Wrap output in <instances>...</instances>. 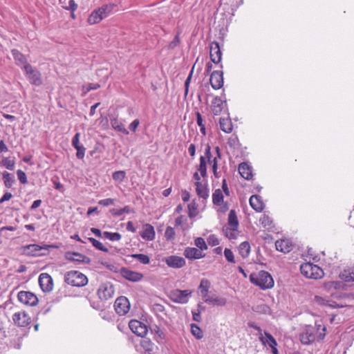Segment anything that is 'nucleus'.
Here are the masks:
<instances>
[{
    "label": "nucleus",
    "instance_id": "23",
    "mask_svg": "<svg viewBox=\"0 0 354 354\" xmlns=\"http://www.w3.org/2000/svg\"><path fill=\"white\" fill-rule=\"evenodd\" d=\"M140 235L146 241H153L156 236L154 227L149 223L144 225L143 230L140 232Z\"/></svg>",
    "mask_w": 354,
    "mask_h": 354
},
{
    "label": "nucleus",
    "instance_id": "42",
    "mask_svg": "<svg viewBox=\"0 0 354 354\" xmlns=\"http://www.w3.org/2000/svg\"><path fill=\"white\" fill-rule=\"evenodd\" d=\"M103 238L109 239L111 241H118L121 239L122 236L118 232H111L105 231L103 232Z\"/></svg>",
    "mask_w": 354,
    "mask_h": 354
},
{
    "label": "nucleus",
    "instance_id": "7",
    "mask_svg": "<svg viewBox=\"0 0 354 354\" xmlns=\"http://www.w3.org/2000/svg\"><path fill=\"white\" fill-rule=\"evenodd\" d=\"M50 248L57 247L54 245L44 244L42 246H41L37 244H30L24 247V252L27 256H43L45 255L46 254L39 253V252L42 250L48 251Z\"/></svg>",
    "mask_w": 354,
    "mask_h": 354
},
{
    "label": "nucleus",
    "instance_id": "20",
    "mask_svg": "<svg viewBox=\"0 0 354 354\" xmlns=\"http://www.w3.org/2000/svg\"><path fill=\"white\" fill-rule=\"evenodd\" d=\"M140 346L144 350L143 354H157L158 347L149 338H142Z\"/></svg>",
    "mask_w": 354,
    "mask_h": 354
},
{
    "label": "nucleus",
    "instance_id": "58",
    "mask_svg": "<svg viewBox=\"0 0 354 354\" xmlns=\"http://www.w3.org/2000/svg\"><path fill=\"white\" fill-rule=\"evenodd\" d=\"M62 7L65 10L75 12L77 8V4L75 3V0H69L68 6H62Z\"/></svg>",
    "mask_w": 354,
    "mask_h": 354
},
{
    "label": "nucleus",
    "instance_id": "8",
    "mask_svg": "<svg viewBox=\"0 0 354 354\" xmlns=\"http://www.w3.org/2000/svg\"><path fill=\"white\" fill-rule=\"evenodd\" d=\"M191 295L192 291L189 290L176 289L171 292L170 299L177 304H186L188 302Z\"/></svg>",
    "mask_w": 354,
    "mask_h": 354
},
{
    "label": "nucleus",
    "instance_id": "48",
    "mask_svg": "<svg viewBox=\"0 0 354 354\" xmlns=\"http://www.w3.org/2000/svg\"><path fill=\"white\" fill-rule=\"evenodd\" d=\"M2 165L9 170H13L15 168V162L10 158H4L1 161Z\"/></svg>",
    "mask_w": 354,
    "mask_h": 354
},
{
    "label": "nucleus",
    "instance_id": "63",
    "mask_svg": "<svg viewBox=\"0 0 354 354\" xmlns=\"http://www.w3.org/2000/svg\"><path fill=\"white\" fill-rule=\"evenodd\" d=\"M114 202H115V199L109 198H106V199H102V200L99 201L98 204L106 207V206H109V205H113Z\"/></svg>",
    "mask_w": 354,
    "mask_h": 354
},
{
    "label": "nucleus",
    "instance_id": "55",
    "mask_svg": "<svg viewBox=\"0 0 354 354\" xmlns=\"http://www.w3.org/2000/svg\"><path fill=\"white\" fill-rule=\"evenodd\" d=\"M17 176L18 178V180L21 184H26L28 183L27 177L24 171H23L21 169H18L17 171Z\"/></svg>",
    "mask_w": 354,
    "mask_h": 354
},
{
    "label": "nucleus",
    "instance_id": "53",
    "mask_svg": "<svg viewBox=\"0 0 354 354\" xmlns=\"http://www.w3.org/2000/svg\"><path fill=\"white\" fill-rule=\"evenodd\" d=\"M103 301H90V304L92 308L97 310H103L104 309V305Z\"/></svg>",
    "mask_w": 354,
    "mask_h": 354
},
{
    "label": "nucleus",
    "instance_id": "52",
    "mask_svg": "<svg viewBox=\"0 0 354 354\" xmlns=\"http://www.w3.org/2000/svg\"><path fill=\"white\" fill-rule=\"evenodd\" d=\"M224 255L226 260L232 263H235L234 257L232 251L229 248H225L224 250Z\"/></svg>",
    "mask_w": 354,
    "mask_h": 354
},
{
    "label": "nucleus",
    "instance_id": "13",
    "mask_svg": "<svg viewBox=\"0 0 354 354\" xmlns=\"http://www.w3.org/2000/svg\"><path fill=\"white\" fill-rule=\"evenodd\" d=\"M209 57L211 62L219 64L222 59V52L218 41H214L209 45Z\"/></svg>",
    "mask_w": 354,
    "mask_h": 354
},
{
    "label": "nucleus",
    "instance_id": "5",
    "mask_svg": "<svg viewBox=\"0 0 354 354\" xmlns=\"http://www.w3.org/2000/svg\"><path fill=\"white\" fill-rule=\"evenodd\" d=\"M111 10V7L108 5L103 6L97 10H93L88 18V23L91 25H93L100 22L108 16Z\"/></svg>",
    "mask_w": 354,
    "mask_h": 354
},
{
    "label": "nucleus",
    "instance_id": "29",
    "mask_svg": "<svg viewBox=\"0 0 354 354\" xmlns=\"http://www.w3.org/2000/svg\"><path fill=\"white\" fill-rule=\"evenodd\" d=\"M196 185V191L197 195L205 200H206L209 197V189L207 187V184H202L201 182H198L195 183Z\"/></svg>",
    "mask_w": 354,
    "mask_h": 354
},
{
    "label": "nucleus",
    "instance_id": "35",
    "mask_svg": "<svg viewBox=\"0 0 354 354\" xmlns=\"http://www.w3.org/2000/svg\"><path fill=\"white\" fill-rule=\"evenodd\" d=\"M111 124L112 127L124 135H128L129 133V131L124 127V125L120 122L118 119H113L111 120Z\"/></svg>",
    "mask_w": 354,
    "mask_h": 354
},
{
    "label": "nucleus",
    "instance_id": "38",
    "mask_svg": "<svg viewBox=\"0 0 354 354\" xmlns=\"http://www.w3.org/2000/svg\"><path fill=\"white\" fill-rule=\"evenodd\" d=\"M2 176L5 186L7 188H10L15 181V176L12 174H10L7 171H4L2 174Z\"/></svg>",
    "mask_w": 354,
    "mask_h": 354
},
{
    "label": "nucleus",
    "instance_id": "15",
    "mask_svg": "<svg viewBox=\"0 0 354 354\" xmlns=\"http://www.w3.org/2000/svg\"><path fill=\"white\" fill-rule=\"evenodd\" d=\"M210 84L212 87L218 90L223 86V72L220 70L214 71L210 74Z\"/></svg>",
    "mask_w": 354,
    "mask_h": 354
},
{
    "label": "nucleus",
    "instance_id": "54",
    "mask_svg": "<svg viewBox=\"0 0 354 354\" xmlns=\"http://www.w3.org/2000/svg\"><path fill=\"white\" fill-rule=\"evenodd\" d=\"M194 68V66L192 67L188 77H187V79L185 82V97L187 96V95L188 93L189 86V84H190V82H191V80H192V77L193 75Z\"/></svg>",
    "mask_w": 354,
    "mask_h": 354
},
{
    "label": "nucleus",
    "instance_id": "62",
    "mask_svg": "<svg viewBox=\"0 0 354 354\" xmlns=\"http://www.w3.org/2000/svg\"><path fill=\"white\" fill-rule=\"evenodd\" d=\"M265 336L266 337L268 344L270 347L272 346H277L276 339L273 337V336L270 333L265 332Z\"/></svg>",
    "mask_w": 354,
    "mask_h": 354
},
{
    "label": "nucleus",
    "instance_id": "59",
    "mask_svg": "<svg viewBox=\"0 0 354 354\" xmlns=\"http://www.w3.org/2000/svg\"><path fill=\"white\" fill-rule=\"evenodd\" d=\"M180 40L179 37V35L177 34L174 39L169 44L168 48L169 49H174L176 47H177L180 44Z\"/></svg>",
    "mask_w": 354,
    "mask_h": 354
},
{
    "label": "nucleus",
    "instance_id": "39",
    "mask_svg": "<svg viewBox=\"0 0 354 354\" xmlns=\"http://www.w3.org/2000/svg\"><path fill=\"white\" fill-rule=\"evenodd\" d=\"M340 277L346 282L354 281V268L344 270L340 274Z\"/></svg>",
    "mask_w": 354,
    "mask_h": 354
},
{
    "label": "nucleus",
    "instance_id": "16",
    "mask_svg": "<svg viewBox=\"0 0 354 354\" xmlns=\"http://www.w3.org/2000/svg\"><path fill=\"white\" fill-rule=\"evenodd\" d=\"M39 283L43 292H48L53 290V279L48 273H41L39 277Z\"/></svg>",
    "mask_w": 354,
    "mask_h": 354
},
{
    "label": "nucleus",
    "instance_id": "41",
    "mask_svg": "<svg viewBox=\"0 0 354 354\" xmlns=\"http://www.w3.org/2000/svg\"><path fill=\"white\" fill-rule=\"evenodd\" d=\"M228 226L233 227H239V221L237 219L236 212L234 209L230 210L228 215Z\"/></svg>",
    "mask_w": 354,
    "mask_h": 354
},
{
    "label": "nucleus",
    "instance_id": "17",
    "mask_svg": "<svg viewBox=\"0 0 354 354\" xmlns=\"http://www.w3.org/2000/svg\"><path fill=\"white\" fill-rule=\"evenodd\" d=\"M64 257L66 259L77 263H83L89 264L91 263V259L89 257L79 252H66Z\"/></svg>",
    "mask_w": 354,
    "mask_h": 354
},
{
    "label": "nucleus",
    "instance_id": "19",
    "mask_svg": "<svg viewBox=\"0 0 354 354\" xmlns=\"http://www.w3.org/2000/svg\"><path fill=\"white\" fill-rule=\"evenodd\" d=\"M299 339L303 344L308 345L313 343L315 339L314 328L311 326L308 327L300 334Z\"/></svg>",
    "mask_w": 354,
    "mask_h": 354
},
{
    "label": "nucleus",
    "instance_id": "32",
    "mask_svg": "<svg viewBox=\"0 0 354 354\" xmlns=\"http://www.w3.org/2000/svg\"><path fill=\"white\" fill-rule=\"evenodd\" d=\"M210 288V283L207 279H203L201 281V283L199 285L198 289L201 291V296L203 299H206L208 297V292Z\"/></svg>",
    "mask_w": 354,
    "mask_h": 354
},
{
    "label": "nucleus",
    "instance_id": "30",
    "mask_svg": "<svg viewBox=\"0 0 354 354\" xmlns=\"http://www.w3.org/2000/svg\"><path fill=\"white\" fill-rule=\"evenodd\" d=\"M223 100L219 97H215L212 104V111L216 115H219L223 110Z\"/></svg>",
    "mask_w": 354,
    "mask_h": 354
},
{
    "label": "nucleus",
    "instance_id": "14",
    "mask_svg": "<svg viewBox=\"0 0 354 354\" xmlns=\"http://www.w3.org/2000/svg\"><path fill=\"white\" fill-rule=\"evenodd\" d=\"M120 274L125 279L132 282L140 281L143 278L142 273L131 270L124 267L120 269Z\"/></svg>",
    "mask_w": 354,
    "mask_h": 354
},
{
    "label": "nucleus",
    "instance_id": "22",
    "mask_svg": "<svg viewBox=\"0 0 354 354\" xmlns=\"http://www.w3.org/2000/svg\"><path fill=\"white\" fill-rule=\"evenodd\" d=\"M249 202L251 207L257 212H262L265 207L261 196L259 195H252L250 198Z\"/></svg>",
    "mask_w": 354,
    "mask_h": 354
},
{
    "label": "nucleus",
    "instance_id": "21",
    "mask_svg": "<svg viewBox=\"0 0 354 354\" xmlns=\"http://www.w3.org/2000/svg\"><path fill=\"white\" fill-rule=\"evenodd\" d=\"M184 256L190 260L200 259L203 258L205 254L196 248L187 247L183 252Z\"/></svg>",
    "mask_w": 354,
    "mask_h": 354
},
{
    "label": "nucleus",
    "instance_id": "36",
    "mask_svg": "<svg viewBox=\"0 0 354 354\" xmlns=\"http://www.w3.org/2000/svg\"><path fill=\"white\" fill-rule=\"evenodd\" d=\"M207 160L203 156L200 157V162L198 166L197 167V171L200 172L201 176L203 178H205L207 176Z\"/></svg>",
    "mask_w": 354,
    "mask_h": 354
},
{
    "label": "nucleus",
    "instance_id": "60",
    "mask_svg": "<svg viewBox=\"0 0 354 354\" xmlns=\"http://www.w3.org/2000/svg\"><path fill=\"white\" fill-rule=\"evenodd\" d=\"M207 243L211 246H216L219 244V240L214 234H211L207 238Z\"/></svg>",
    "mask_w": 354,
    "mask_h": 354
},
{
    "label": "nucleus",
    "instance_id": "28",
    "mask_svg": "<svg viewBox=\"0 0 354 354\" xmlns=\"http://www.w3.org/2000/svg\"><path fill=\"white\" fill-rule=\"evenodd\" d=\"M314 301L315 303H317L318 305L320 306H328L332 308H341L343 306L337 304L335 301L328 300L326 298H323L319 296H315L314 298Z\"/></svg>",
    "mask_w": 354,
    "mask_h": 354
},
{
    "label": "nucleus",
    "instance_id": "56",
    "mask_svg": "<svg viewBox=\"0 0 354 354\" xmlns=\"http://www.w3.org/2000/svg\"><path fill=\"white\" fill-rule=\"evenodd\" d=\"M75 149L77 150L76 157L80 160L83 159L84 157L85 151H86V149L83 146V145L76 147H75Z\"/></svg>",
    "mask_w": 354,
    "mask_h": 354
},
{
    "label": "nucleus",
    "instance_id": "46",
    "mask_svg": "<svg viewBox=\"0 0 354 354\" xmlns=\"http://www.w3.org/2000/svg\"><path fill=\"white\" fill-rule=\"evenodd\" d=\"M88 240L89 241L90 243H92L93 246L95 247L98 250H100V251H102L104 252H109V249L107 248L104 247L103 245V244L100 241H97V239L90 237L88 239Z\"/></svg>",
    "mask_w": 354,
    "mask_h": 354
},
{
    "label": "nucleus",
    "instance_id": "25",
    "mask_svg": "<svg viewBox=\"0 0 354 354\" xmlns=\"http://www.w3.org/2000/svg\"><path fill=\"white\" fill-rule=\"evenodd\" d=\"M151 331L154 334V338L158 344H161L165 342L166 334L158 326L154 325L151 328Z\"/></svg>",
    "mask_w": 354,
    "mask_h": 354
},
{
    "label": "nucleus",
    "instance_id": "12",
    "mask_svg": "<svg viewBox=\"0 0 354 354\" xmlns=\"http://www.w3.org/2000/svg\"><path fill=\"white\" fill-rule=\"evenodd\" d=\"M12 321L19 327H26L30 325L31 318L25 311H20L12 315Z\"/></svg>",
    "mask_w": 354,
    "mask_h": 354
},
{
    "label": "nucleus",
    "instance_id": "57",
    "mask_svg": "<svg viewBox=\"0 0 354 354\" xmlns=\"http://www.w3.org/2000/svg\"><path fill=\"white\" fill-rule=\"evenodd\" d=\"M260 221L265 227H270L272 225V219L266 215H263V216L260 219Z\"/></svg>",
    "mask_w": 354,
    "mask_h": 354
},
{
    "label": "nucleus",
    "instance_id": "43",
    "mask_svg": "<svg viewBox=\"0 0 354 354\" xmlns=\"http://www.w3.org/2000/svg\"><path fill=\"white\" fill-rule=\"evenodd\" d=\"M130 257L137 259L140 263L144 265L149 264L150 262L149 257L145 254H133L130 255Z\"/></svg>",
    "mask_w": 354,
    "mask_h": 354
},
{
    "label": "nucleus",
    "instance_id": "49",
    "mask_svg": "<svg viewBox=\"0 0 354 354\" xmlns=\"http://www.w3.org/2000/svg\"><path fill=\"white\" fill-rule=\"evenodd\" d=\"M112 178L114 180L121 183L126 178V172L122 170L116 171L113 173Z\"/></svg>",
    "mask_w": 354,
    "mask_h": 354
},
{
    "label": "nucleus",
    "instance_id": "2",
    "mask_svg": "<svg viewBox=\"0 0 354 354\" xmlns=\"http://www.w3.org/2000/svg\"><path fill=\"white\" fill-rule=\"evenodd\" d=\"M64 281L72 286L83 287L88 283V279L83 273L77 270H71L65 274Z\"/></svg>",
    "mask_w": 354,
    "mask_h": 354
},
{
    "label": "nucleus",
    "instance_id": "31",
    "mask_svg": "<svg viewBox=\"0 0 354 354\" xmlns=\"http://www.w3.org/2000/svg\"><path fill=\"white\" fill-rule=\"evenodd\" d=\"M219 123H220V128L223 132L230 133L232 131L233 126H232V122L230 119L221 118Z\"/></svg>",
    "mask_w": 354,
    "mask_h": 354
},
{
    "label": "nucleus",
    "instance_id": "26",
    "mask_svg": "<svg viewBox=\"0 0 354 354\" xmlns=\"http://www.w3.org/2000/svg\"><path fill=\"white\" fill-rule=\"evenodd\" d=\"M239 173L246 180H250L252 178V169L246 162H241L239 166Z\"/></svg>",
    "mask_w": 354,
    "mask_h": 354
},
{
    "label": "nucleus",
    "instance_id": "45",
    "mask_svg": "<svg viewBox=\"0 0 354 354\" xmlns=\"http://www.w3.org/2000/svg\"><path fill=\"white\" fill-rule=\"evenodd\" d=\"M188 216L189 218H194L198 214V205L195 201H192L187 206Z\"/></svg>",
    "mask_w": 354,
    "mask_h": 354
},
{
    "label": "nucleus",
    "instance_id": "18",
    "mask_svg": "<svg viewBox=\"0 0 354 354\" xmlns=\"http://www.w3.org/2000/svg\"><path fill=\"white\" fill-rule=\"evenodd\" d=\"M165 262L169 267L173 268H181L185 265V259L176 255L166 257Z\"/></svg>",
    "mask_w": 354,
    "mask_h": 354
},
{
    "label": "nucleus",
    "instance_id": "24",
    "mask_svg": "<svg viewBox=\"0 0 354 354\" xmlns=\"http://www.w3.org/2000/svg\"><path fill=\"white\" fill-rule=\"evenodd\" d=\"M276 249L283 253H288L292 249V245L288 239L278 240L275 243Z\"/></svg>",
    "mask_w": 354,
    "mask_h": 354
},
{
    "label": "nucleus",
    "instance_id": "50",
    "mask_svg": "<svg viewBox=\"0 0 354 354\" xmlns=\"http://www.w3.org/2000/svg\"><path fill=\"white\" fill-rule=\"evenodd\" d=\"M187 221V218L183 215H180L176 218L175 226H180L183 230H185L187 227H184V224H185Z\"/></svg>",
    "mask_w": 354,
    "mask_h": 354
},
{
    "label": "nucleus",
    "instance_id": "47",
    "mask_svg": "<svg viewBox=\"0 0 354 354\" xmlns=\"http://www.w3.org/2000/svg\"><path fill=\"white\" fill-rule=\"evenodd\" d=\"M194 244L195 245L199 248L201 252L203 250H206L207 249V245L202 237H198L194 240Z\"/></svg>",
    "mask_w": 354,
    "mask_h": 354
},
{
    "label": "nucleus",
    "instance_id": "44",
    "mask_svg": "<svg viewBox=\"0 0 354 354\" xmlns=\"http://www.w3.org/2000/svg\"><path fill=\"white\" fill-rule=\"evenodd\" d=\"M191 333L197 339H201L203 337V330L196 324H191Z\"/></svg>",
    "mask_w": 354,
    "mask_h": 354
},
{
    "label": "nucleus",
    "instance_id": "51",
    "mask_svg": "<svg viewBox=\"0 0 354 354\" xmlns=\"http://www.w3.org/2000/svg\"><path fill=\"white\" fill-rule=\"evenodd\" d=\"M176 236L175 230L174 229L171 227L168 226L166 228L165 232V236L167 241H171L174 239Z\"/></svg>",
    "mask_w": 354,
    "mask_h": 354
},
{
    "label": "nucleus",
    "instance_id": "61",
    "mask_svg": "<svg viewBox=\"0 0 354 354\" xmlns=\"http://www.w3.org/2000/svg\"><path fill=\"white\" fill-rule=\"evenodd\" d=\"M205 158V160L208 161L209 163H212V155L211 152V147L209 145H207L205 149V156H203Z\"/></svg>",
    "mask_w": 354,
    "mask_h": 354
},
{
    "label": "nucleus",
    "instance_id": "40",
    "mask_svg": "<svg viewBox=\"0 0 354 354\" xmlns=\"http://www.w3.org/2000/svg\"><path fill=\"white\" fill-rule=\"evenodd\" d=\"M238 227H233L230 226H225L223 228V232L225 236L230 239H235L236 238V232Z\"/></svg>",
    "mask_w": 354,
    "mask_h": 354
},
{
    "label": "nucleus",
    "instance_id": "33",
    "mask_svg": "<svg viewBox=\"0 0 354 354\" xmlns=\"http://www.w3.org/2000/svg\"><path fill=\"white\" fill-rule=\"evenodd\" d=\"M239 252L240 255L243 258L245 259L248 257L250 252V245L249 242L244 241L242 242L238 247Z\"/></svg>",
    "mask_w": 354,
    "mask_h": 354
},
{
    "label": "nucleus",
    "instance_id": "37",
    "mask_svg": "<svg viewBox=\"0 0 354 354\" xmlns=\"http://www.w3.org/2000/svg\"><path fill=\"white\" fill-rule=\"evenodd\" d=\"M12 55L14 57V59L19 62L18 64H24L26 65V64H28L27 62V59L25 57L24 55H23L20 51H19L17 49H12Z\"/></svg>",
    "mask_w": 354,
    "mask_h": 354
},
{
    "label": "nucleus",
    "instance_id": "64",
    "mask_svg": "<svg viewBox=\"0 0 354 354\" xmlns=\"http://www.w3.org/2000/svg\"><path fill=\"white\" fill-rule=\"evenodd\" d=\"M80 133L77 132L75 134L72 139V146L75 148L76 147L82 145V144L80 143Z\"/></svg>",
    "mask_w": 354,
    "mask_h": 354
},
{
    "label": "nucleus",
    "instance_id": "10",
    "mask_svg": "<svg viewBox=\"0 0 354 354\" xmlns=\"http://www.w3.org/2000/svg\"><path fill=\"white\" fill-rule=\"evenodd\" d=\"M17 298L21 303L30 306H36L39 301L37 297L30 291L19 292Z\"/></svg>",
    "mask_w": 354,
    "mask_h": 354
},
{
    "label": "nucleus",
    "instance_id": "4",
    "mask_svg": "<svg viewBox=\"0 0 354 354\" xmlns=\"http://www.w3.org/2000/svg\"><path fill=\"white\" fill-rule=\"evenodd\" d=\"M23 70L25 71L26 76L31 84L37 86L42 84L41 75L37 69L34 68L30 64H26L24 66Z\"/></svg>",
    "mask_w": 354,
    "mask_h": 354
},
{
    "label": "nucleus",
    "instance_id": "27",
    "mask_svg": "<svg viewBox=\"0 0 354 354\" xmlns=\"http://www.w3.org/2000/svg\"><path fill=\"white\" fill-rule=\"evenodd\" d=\"M204 301L208 304L216 306H224L227 304V299L225 298L216 295L208 296L204 299Z\"/></svg>",
    "mask_w": 354,
    "mask_h": 354
},
{
    "label": "nucleus",
    "instance_id": "11",
    "mask_svg": "<svg viewBox=\"0 0 354 354\" xmlns=\"http://www.w3.org/2000/svg\"><path fill=\"white\" fill-rule=\"evenodd\" d=\"M129 326L133 333L143 338H145L144 336L148 331L147 326L137 319L131 320L129 323Z\"/></svg>",
    "mask_w": 354,
    "mask_h": 354
},
{
    "label": "nucleus",
    "instance_id": "6",
    "mask_svg": "<svg viewBox=\"0 0 354 354\" xmlns=\"http://www.w3.org/2000/svg\"><path fill=\"white\" fill-rule=\"evenodd\" d=\"M115 293V288L112 283H102L97 289V295L101 301H107L112 298Z\"/></svg>",
    "mask_w": 354,
    "mask_h": 354
},
{
    "label": "nucleus",
    "instance_id": "3",
    "mask_svg": "<svg viewBox=\"0 0 354 354\" xmlns=\"http://www.w3.org/2000/svg\"><path fill=\"white\" fill-rule=\"evenodd\" d=\"M300 271L304 277L309 279H318L324 275L323 270L312 263H302L300 266Z\"/></svg>",
    "mask_w": 354,
    "mask_h": 354
},
{
    "label": "nucleus",
    "instance_id": "9",
    "mask_svg": "<svg viewBox=\"0 0 354 354\" xmlns=\"http://www.w3.org/2000/svg\"><path fill=\"white\" fill-rule=\"evenodd\" d=\"M114 308L116 313L120 316L125 315L130 310L129 299L124 296L118 297L114 304Z\"/></svg>",
    "mask_w": 354,
    "mask_h": 354
},
{
    "label": "nucleus",
    "instance_id": "1",
    "mask_svg": "<svg viewBox=\"0 0 354 354\" xmlns=\"http://www.w3.org/2000/svg\"><path fill=\"white\" fill-rule=\"evenodd\" d=\"M250 281L262 290L270 289L274 286V280L271 274L265 270H261L257 274H250Z\"/></svg>",
    "mask_w": 354,
    "mask_h": 354
},
{
    "label": "nucleus",
    "instance_id": "34",
    "mask_svg": "<svg viewBox=\"0 0 354 354\" xmlns=\"http://www.w3.org/2000/svg\"><path fill=\"white\" fill-rule=\"evenodd\" d=\"M224 196L220 189L214 190L212 194V202L214 205L220 206L223 203Z\"/></svg>",
    "mask_w": 354,
    "mask_h": 354
}]
</instances>
